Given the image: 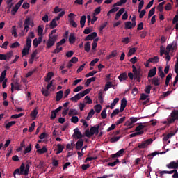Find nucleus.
Instances as JSON below:
<instances>
[{"label": "nucleus", "instance_id": "nucleus-27", "mask_svg": "<svg viewBox=\"0 0 178 178\" xmlns=\"http://www.w3.org/2000/svg\"><path fill=\"white\" fill-rule=\"evenodd\" d=\"M97 80L96 77H92L87 79L86 82L85 83V85H86L87 87L91 84V83Z\"/></svg>", "mask_w": 178, "mask_h": 178}, {"label": "nucleus", "instance_id": "nucleus-45", "mask_svg": "<svg viewBox=\"0 0 178 178\" xmlns=\"http://www.w3.org/2000/svg\"><path fill=\"white\" fill-rule=\"evenodd\" d=\"M170 80H172V73L168 74V76H166L165 86H169Z\"/></svg>", "mask_w": 178, "mask_h": 178}, {"label": "nucleus", "instance_id": "nucleus-16", "mask_svg": "<svg viewBox=\"0 0 178 178\" xmlns=\"http://www.w3.org/2000/svg\"><path fill=\"white\" fill-rule=\"evenodd\" d=\"M118 79L121 83H122V81H124V80H127V79H128L127 73L123 72V73L120 74L118 76Z\"/></svg>", "mask_w": 178, "mask_h": 178}, {"label": "nucleus", "instance_id": "nucleus-28", "mask_svg": "<svg viewBox=\"0 0 178 178\" xmlns=\"http://www.w3.org/2000/svg\"><path fill=\"white\" fill-rule=\"evenodd\" d=\"M95 114V111H94V109L92 108L89 111L88 116L86 117V120H90V119H91Z\"/></svg>", "mask_w": 178, "mask_h": 178}, {"label": "nucleus", "instance_id": "nucleus-59", "mask_svg": "<svg viewBox=\"0 0 178 178\" xmlns=\"http://www.w3.org/2000/svg\"><path fill=\"white\" fill-rule=\"evenodd\" d=\"M69 22H70V24H71L72 27H74V29L77 27V23H76V22L73 20V19H70Z\"/></svg>", "mask_w": 178, "mask_h": 178}, {"label": "nucleus", "instance_id": "nucleus-3", "mask_svg": "<svg viewBox=\"0 0 178 178\" xmlns=\"http://www.w3.org/2000/svg\"><path fill=\"white\" fill-rule=\"evenodd\" d=\"M132 72L134 73V78L140 79V77H143V74L141 73V68H136V65H132Z\"/></svg>", "mask_w": 178, "mask_h": 178}, {"label": "nucleus", "instance_id": "nucleus-41", "mask_svg": "<svg viewBox=\"0 0 178 178\" xmlns=\"http://www.w3.org/2000/svg\"><path fill=\"white\" fill-rule=\"evenodd\" d=\"M136 51H137V49L136 47L131 48L129 50L128 56H131V55H134V54H136Z\"/></svg>", "mask_w": 178, "mask_h": 178}, {"label": "nucleus", "instance_id": "nucleus-60", "mask_svg": "<svg viewBox=\"0 0 178 178\" xmlns=\"http://www.w3.org/2000/svg\"><path fill=\"white\" fill-rule=\"evenodd\" d=\"M124 126H127V127H129V129H131V127H133V122H131V120L126 121V122L124 123Z\"/></svg>", "mask_w": 178, "mask_h": 178}, {"label": "nucleus", "instance_id": "nucleus-21", "mask_svg": "<svg viewBox=\"0 0 178 178\" xmlns=\"http://www.w3.org/2000/svg\"><path fill=\"white\" fill-rule=\"evenodd\" d=\"M118 102H119V98H115L114 99L113 102L111 104V105H108L106 106V108H110L111 109H113V108H115V106L116 105V104H118Z\"/></svg>", "mask_w": 178, "mask_h": 178}, {"label": "nucleus", "instance_id": "nucleus-35", "mask_svg": "<svg viewBox=\"0 0 178 178\" xmlns=\"http://www.w3.org/2000/svg\"><path fill=\"white\" fill-rule=\"evenodd\" d=\"M177 70H178V61L177 63H176L175 65V72L177 74V76L175 78V83L178 82V73H177Z\"/></svg>", "mask_w": 178, "mask_h": 178}, {"label": "nucleus", "instance_id": "nucleus-20", "mask_svg": "<svg viewBox=\"0 0 178 178\" xmlns=\"http://www.w3.org/2000/svg\"><path fill=\"white\" fill-rule=\"evenodd\" d=\"M156 74V67H154L153 69H151L148 73V77H154Z\"/></svg>", "mask_w": 178, "mask_h": 178}, {"label": "nucleus", "instance_id": "nucleus-11", "mask_svg": "<svg viewBox=\"0 0 178 178\" xmlns=\"http://www.w3.org/2000/svg\"><path fill=\"white\" fill-rule=\"evenodd\" d=\"M172 121L178 120V110H175L171 113Z\"/></svg>", "mask_w": 178, "mask_h": 178}, {"label": "nucleus", "instance_id": "nucleus-40", "mask_svg": "<svg viewBox=\"0 0 178 178\" xmlns=\"http://www.w3.org/2000/svg\"><path fill=\"white\" fill-rule=\"evenodd\" d=\"M95 111L97 113H99L101 112V110L102 109V106L101 104H97L94 106Z\"/></svg>", "mask_w": 178, "mask_h": 178}, {"label": "nucleus", "instance_id": "nucleus-64", "mask_svg": "<svg viewBox=\"0 0 178 178\" xmlns=\"http://www.w3.org/2000/svg\"><path fill=\"white\" fill-rule=\"evenodd\" d=\"M106 108H104L102 113H101V117L103 118V119H106V116H107V114H106Z\"/></svg>", "mask_w": 178, "mask_h": 178}, {"label": "nucleus", "instance_id": "nucleus-47", "mask_svg": "<svg viewBox=\"0 0 178 178\" xmlns=\"http://www.w3.org/2000/svg\"><path fill=\"white\" fill-rule=\"evenodd\" d=\"M35 37V35H34L33 32H29L28 37L26 38V42L28 40H31V38H34Z\"/></svg>", "mask_w": 178, "mask_h": 178}, {"label": "nucleus", "instance_id": "nucleus-54", "mask_svg": "<svg viewBox=\"0 0 178 178\" xmlns=\"http://www.w3.org/2000/svg\"><path fill=\"white\" fill-rule=\"evenodd\" d=\"M37 115H38V110H37V108L34 109L31 113V116L32 118H37Z\"/></svg>", "mask_w": 178, "mask_h": 178}, {"label": "nucleus", "instance_id": "nucleus-15", "mask_svg": "<svg viewBox=\"0 0 178 178\" xmlns=\"http://www.w3.org/2000/svg\"><path fill=\"white\" fill-rule=\"evenodd\" d=\"M159 154H161L162 155V154H166V152H162L161 153H159L158 152H154L153 153L149 154L147 155V158L149 159H152V158H154V156H156V155H159Z\"/></svg>", "mask_w": 178, "mask_h": 178}, {"label": "nucleus", "instance_id": "nucleus-25", "mask_svg": "<svg viewBox=\"0 0 178 178\" xmlns=\"http://www.w3.org/2000/svg\"><path fill=\"white\" fill-rule=\"evenodd\" d=\"M149 62H150V63H158V62H159V57L158 56H154L153 58H149Z\"/></svg>", "mask_w": 178, "mask_h": 178}, {"label": "nucleus", "instance_id": "nucleus-8", "mask_svg": "<svg viewBox=\"0 0 178 178\" xmlns=\"http://www.w3.org/2000/svg\"><path fill=\"white\" fill-rule=\"evenodd\" d=\"M41 42H42V37L40 36L38 39L35 38L33 41V45L34 48H37V47H38Z\"/></svg>", "mask_w": 178, "mask_h": 178}, {"label": "nucleus", "instance_id": "nucleus-2", "mask_svg": "<svg viewBox=\"0 0 178 178\" xmlns=\"http://www.w3.org/2000/svg\"><path fill=\"white\" fill-rule=\"evenodd\" d=\"M153 142H154V140L152 138H149L146 140H144L142 142V143L138 144V148H139V149H144L147 148L148 145H151V144H152Z\"/></svg>", "mask_w": 178, "mask_h": 178}, {"label": "nucleus", "instance_id": "nucleus-19", "mask_svg": "<svg viewBox=\"0 0 178 178\" xmlns=\"http://www.w3.org/2000/svg\"><path fill=\"white\" fill-rule=\"evenodd\" d=\"M118 55V51L113 50L111 51V54L106 56V60H109L110 59H112V58H115Z\"/></svg>", "mask_w": 178, "mask_h": 178}, {"label": "nucleus", "instance_id": "nucleus-50", "mask_svg": "<svg viewBox=\"0 0 178 178\" xmlns=\"http://www.w3.org/2000/svg\"><path fill=\"white\" fill-rule=\"evenodd\" d=\"M140 99H141V101H145V99H147V101H149V99H148V95H146L145 93H142L140 95Z\"/></svg>", "mask_w": 178, "mask_h": 178}, {"label": "nucleus", "instance_id": "nucleus-22", "mask_svg": "<svg viewBox=\"0 0 178 178\" xmlns=\"http://www.w3.org/2000/svg\"><path fill=\"white\" fill-rule=\"evenodd\" d=\"M36 152L41 155L42 154H45L46 152H48V149H47V147L44 146L42 149H37Z\"/></svg>", "mask_w": 178, "mask_h": 178}, {"label": "nucleus", "instance_id": "nucleus-4", "mask_svg": "<svg viewBox=\"0 0 178 178\" xmlns=\"http://www.w3.org/2000/svg\"><path fill=\"white\" fill-rule=\"evenodd\" d=\"M31 48V40H28L25 47L22 49V56H26V55H29V51H30V49Z\"/></svg>", "mask_w": 178, "mask_h": 178}, {"label": "nucleus", "instance_id": "nucleus-13", "mask_svg": "<svg viewBox=\"0 0 178 178\" xmlns=\"http://www.w3.org/2000/svg\"><path fill=\"white\" fill-rule=\"evenodd\" d=\"M124 10H125L124 8H120V10L117 12L115 15V20H118V19H120V16H122V14L124 13Z\"/></svg>", "mask_w": 178, "mask_h": 178}, {"label": "nucleus", "instance_id": "nucleus-24", "mask_svg": "<svg viewBox=\"0 0 178 178\" xmlns=\"http://www.w3.org/2000/svg\"><path fill=\"white\" fill-rule=\"evenodd\" d=\"M113 87V84H112V82L108 81L106 83L104 91H108V88H112Z\"/></svg>", "mask_w": 178, "mask_h": 178}, {"label": "nucleus", "instance_id": "nucleus-12", "mask_svg": "<svg viewBox=\"0 0 178 178\" xmlns=\"http://www.w3.org/2000/svg\"><path fill=\"white\" fill-rule=\"evenodd\" d=\"M70 44H74L76 42V35L74 33L72 32L69 36Z\"/></svg>", "mask_w": 178, "mask_h": 178}, {"label": "nucleus", "instance_id": "nucleus-36", "mask_svg": "<svg viewBox=\"0 0 178 178\" xmlns=\"http://www.w3.org/2000/svg\"><path fill=\"white\" fill-rule=\"evenodd\" d=\"M81 99L80 94H76L75 96L70 98V100L74 102H77Z\"/></svg>", "mask_w": 178, "mask_h": 178}, {"label": "nucleus", "instance_id": "nucleus-29", "mask_svg": "<svg viewBox=\"0 0 178 178\" xmlns=\"http://www.w3.org/2000/svg\"><path fill=\"white\" fill-rule=\"evenodd\" d=\"M57 152H56V155H59V154H61V152L63 151V149L65 148L63 145L60 144L57 145Z\"/></svg>", "mask_w": 178, "mask_h": 178}, {"label": "nucleus", "instance_id": "nucleus-44", "mask_svg": "<svg viewBox=\"0 0 178 178\" xmlns=\"http://www.w3.org/2000/svg\"><path fill=\"white\" fill-rule=\"evenodd\" d=\"M77 113H78L77 110L70 109L68 113V115H69V116H75L76 115H77Z\"/></svg>", "mask_w": 178, "mask_h": 178}, {"label": "nucleus", "instance_id": "nucleus-30", "mask_svg": "<svg viewBox=\"0 0 178 178\" xmlns=\"http://www.w3.org/2000/svg\"><path fill=\"white\" fill-rule=\"evenodd\" d=\"M57 26H58V23H56V19H53L49 24L50 29H55V27H57Z\"/></svg>", "mask_w": 178, "mask_h": 178}, {"label": "nucleus", "instance_id": "nucleus-10", "mask_svg": "<svg viewBox=\"0 0 178 178\" xmlns=\"http://www.w3.org/2000/svg\"><path fill=\"white\" fill-rule=\"evenodd\" d=\"M97 35H98V34L97 33V32H93V33L89 34V35L85 38V41H92V40H94V38H96Z\"/></svg>", "mask_w": 178, "mask_h": 178}, {"label": "nucleus", "instance_id": "nucleus-48", "mask_svg": "<svg viewBox=\"0 0 178 178\" xmlns=\"http://www.w3.org/2000/svg\"><path fill=\"white\" fill-rule=\"evenodd\" d=\"M119 162H120L119 159H116L114 162L108 163V166H111L112 168H113V166H116V165H118Z\"/></svg>", "mask_w": 178, "mask_h": 178}, {"label": "nucleus", "instance_id": "nucleus-51", "mask_svg": "<svg viewBox=\"0 0 178 178\" xmlns=\"http://www.w3.org/2000/svg\"><path fill=\"white\" fill-rule=\"evenodd\" d=\"M19 8L20 7H18L17 4H15V7L13 8L11 11V14L13 15V16H15V15H16V12H17Z\"/></svg>", "mask_w": 178, "mask_h": 178}, {"label": "nucleus", "instance_id": "nucleus-23", "mask_svg": "<svg viewBox=\"0 0 178 178\" xmlns=\"http://www.w3.org/2000/svg\"><path fill=\"white\" fill-rule=\"evenodd\" d=\"M144 134V131H140L138 132H135L129 135L130 138H133V137H137V136H143Z\"/></svg>", "mask_w": 178, "mask_h": 178}, {"label": "nucleus", "instance_id": "nucleus-53", "mask_svg": "<svg viewBox=\"0 0 178 178\" xmlns=\"http://www.w3.org/2000/svg\"><path fill=\"white\" fill-rule=\"evenodd\" d=\"M175 48H177V45H174L173 46V43H172V44H170L167 46L166 49L168 51H172V49L173 50V49H175Z\"/></svg>", "mask_w": 178, "mask_h": 178}, {"label": "nucleus", "instance_id": "nucleus-46", "mask_svg": "<svg viewBox=\"0 0 178 178\" xmlns=\"http://www.w3.org/2000/svg\"><path fill=\"white\" fill-rule=\"evenodd\" d=\"M5 55L6 56V60H9L12 59V57L13 56V51H10L6 53Z\"/></svg>", "mask_w": 178, "mask_h": 178}, {"label": "nucleus", "instance_id": "nucleus-58", "mask_svg": "<svg viewBox=\"0 0 178 178\" xmlns=\"http://www.w3.org/2000/svg\"><path fill=\"white\" fill-rule=\"evenodd\" d=\"M84 101H86V104H92V99L90 98V96H86L84 98Z\"/></svg>", "mask_w": 178, "mask_h": 178}, {"label": "nucleus", "instance_id": "nucleus-49", "mask_svg": "<svg viewBox=\"0 0 178 178\" xmlns=\"http://www.w3.org/2000/svg\"><path fill=\"white\" fill-rule=\"evenodd\" d=\"M47 48H52L54 45H55V42L54 41L48 40L47 42L46 43Z\"/></svg>", "mask_w": 178, "mask_h": 178}, {"label": "nucleus", "instance_id": "nucleus-33", "mask_svg": "<svg viewBox=\"0 0 178 178\" xmlns=\"http://www.w3.org/2000/svg\"><path fill=\"white\" fill-rule=\"evenodd\" d=\"M145 127V125H143L142 123H140L138 127H136L135 131H143V129Z\"/></svg>", "mask_w": 178, "mask_h": 178}, {"label": "nucleus", "instance_id": "nucleus-56", "mask_svg": "<svg viewBox=\"0 0 178 178\" xmlns=\"http://www.w3.org/2000/svg\"><path fill=\"white\" fill-rule=\"evenodd\" d=\"M42 33H44V29H42V27H41V26H39L38 27V35L39 37H41V35H42Z\"/></svg>", "mask_w": 178, "mask_h": 178}, {"label": "nucleus", "instance_id": "nucleus-43", "mask_svg": "<svg viewBox=\"0 0 178 178\" xmlns=\"http://www.w3.org/2000/svg\"><path fill=\"white\" fill-rule=\"evenodd\" d=\"M56 40H58V35H54L52 36V35H49V41H53L55 43L56 42Z\"/></svg>", "mask_w": 178, "mask_h": 178}, {"label": "nucleus", "instance_id": "nucleus-6", "mask_svg": "<svg viewBox=\"0 0 178 178\" xmlns=\"http://www.w3.org/2000/svg\"><path fill=\"white\" fill-rule=\"evenodd\" d=\"M166 168H168V169H174V170H176V169H178V161L177 162L171 161L166 165Z\"/></svg>", "mask_w": 178, "mask_h": 178}, {"label": "nucleus", "instance_id": "nucleus-32", "mask_svg": "<svg viewBox=\"0 0 178 178\" xmlns=\"http://www.w3.org/2000/svg\"><path fill=\"white\" fill-rule=\"evenodd\" d=\"M84 49L86 52H90V49H91V42H87L84 45Z\"/></svg>", "mask_w": 178, "mask_h": 178}, {"label": "nucleus", "instance_id": "nucleus-62", "mask_svg": "<svg viewBox=\"0 0 178 178\" xmlns=\"http://www.w3.org/2000/svg\"><path fill=\"white\" fill-rule=\"evenodd\" d=\"M71 122L72 123H74L75 124L76 123H79V117H77V116H72V118H71Z\"/></svg>", "mask_w": 178, "mask_h": 178}, {"label": "nucleus", "instance_id": "nucleus-55", "mask_svg": "<svg viewBox=\"0 0 178 178\" xmlns=\"http://www.w3.org/2000/svg\"><path fill=\"white\" fill-rule=\"evenodd\" d=\"M120 106H122V108H126V106H127V100L126 99V98H123L121 100V105Z\"/></svg>", "mask_w": 178, "mask_h": 178}, {"label": "nucleus", "instance_id": "nucleus-5", "mask_svg": "<svg viewBox=\"0 0 178 178\" xmlns=\"http://www.w3.org/2000/svg\"><path fill=\"white\" fill-rule=\"evenodd\" d=\"M20 83H19V80L16 79L15 82L11 83V92H14L15 90L16 91H20Z\"/></svg>", "mask_w": 178, "mask_h": 178}, {"label": "nucleus", "instance_id": "nucleus-1", "mask_svg": "<svg viewBox=\"0 0 178 178\" xmlns=\"http://www.w3.org/2000/svg\"><path fill=\"white\" fill-rule=\"evenodd\" d=\"M99 133V126L97 127H92L90 130L87 129L85 131V136L90 138V137H92L94 134H96V136H98Z\"/></svg>", "mask_w": 178, "mask_h": 178}, {"label": "nucleus", "instance_id": "nucleus-61", "mask_svg": "<svg viewBox=\"0 0 178 178\" xmlns=\"http://www.w3.org/2000/svg\"><path fill=\"white\" fill-rule=\"evenodd\" d=\"M18 47H20V43H19V42H15L10 46L12 49L18 48Z\"/></svg>", "mask_w": 178, "mask_h": 178}, {"label": "nucleus", "instance_id": "nucleus-63", "mask_svg": "<svg viewBox=\"0 0 178 178\" xmlns=\"http://www.w3.org/2000/svg\"><path fill=\"white\" fill-rule=\"evenodd\" d=\"M101 13V7H97L94 10V16H97V15H99Z\"/></svg>", "mask_w": 178, "mask_h": 178}, {"label": "nucleus", "instance_id": "nucleus-42", "mask_svg": "<svg viewBox=\"0 0 178 178\" xmlns=\"http://www.w3.org/2000/svg\"><path fill=\"white\" fill-rule=\"evenodd\" d=\"M124 120H126V117L125 116L120 118L118 120H117L115 122L116 126H119V124H122V123H123V122H124Z\"/></svg>", "mask_w": 178, "mask_h": 178}, {"label": "nucleus", "instance_id": "nucleus-7", "mask_svg": "<svg viewBox=\"0 0 178 178\" xmlns=\"http://www.w3.org/2000/svg\"><path fill=\"white\" fill-rule=\"evenodd\" d=\"M76 137L78 140H81L83 138V134L81 132H80V129L79 128H76L74 130V134L72 135V137Z\"/></svg>", "mask_w": 178, "mask_h": 178}, {"label": "nucleus", "instance_id": "nucleus-37", "mask_svg": "<svg viewBox=\"0 0 178 178\" xmlns=\"http://www.w3.org/2000/svg\"><path fill=\"white\" fill-rule=\"evenodd\" d=\"M13 124H16V121H10L8 123H7L6 125V130H9V129H10V127H12Z\"/></svg>", "mask_w": 178, "mask_h": 178}, {"label": "nucleus", "instance_id": "nucleus-18", "mask_svg": "<svg viewBox=\"0 0 178 178\" xmlns=\"http://www.w3.org/2000/svg\"><path fill=\"white\" fill-rule=\"evenodd\" d=\"M86 20H87V17L86 15H83L81 17L80 25H81V29H83L84 27V26H86Z\"/></svg>", "mask_w": 178, "mask_h": 178}, {"label": "nucleus", "instance_id": "nucleus-57", "mask_svg": "<svg viewBox=\"0 0 178 178\" xmlns=\"http://www.w3.org/2000/svg\"><path fill=\"white\" fill-rule=\"evenodd\" d=\"M31 152V144H29L24 151V155H26V154H29Z\"/></svg>", "mask_w": 178, "mask_h": 178}, {"label": "nucleus", "instance_id": "nucleus-17", "mask_svg": "<svg viewBox=\"0 0 178 178\" xmlns=\"http://www.w3.org/2000/svg\"><path fill=\"white\" fill-rule=\"evenodd\" d=\"M62 98H63V91L60 90L56 93V101L59 102L60 99H62Z\"/></svg>", "mask_w": 178, "mask_h": 178}, {"label": "nucleus", "instance_id": "nucleus-38", "mask_svg": "<svg viewBox=\"0 0 178 178\" xmlns=\"http://www.w3.org/2000/svg\"><path fill=\"white\" fill-rule=\"evenodd\" d=\"M41 92H42V95H44V97H49V94H50L49 90H48V89L45 90L44 88L42 89Z\"/></svg>", "mask_w": 178, "mask_h": 178}, {"label": "nucleus", "instance_id": "nucleus-14", "mask_svg": "<svg viewBox=\"0 0 178 178\" xmlns=\"http://www.w3.org/2000/svg\"><path fill=\"white\" fill-rule=\"evenodd\" d=\"M52 77H54V72H48L44 79V81L46 83H49V81H51V80L52 79Z\"/></svg>", "mask_w": 178, "mask_h": 178}, {"label": "nucleus", "instance_id": "nucleus-39", "mask_svg": "<svg viewBox=\"0 0 178 178\" xmlns=\"http://www.w3.org/2000/svg\"><path fill=\"white\" fill-rule=\"evenodd\" d=\"M152 83L155 86H159V79L154 77L152 80Z\"/></svg>", "mask_w": 178, "mask_h": 178}, {"label": "nucleus", "instance_id": "nucleus-52", "mask_svg": "<svg viewBox=\"0 0 178 178\" xmlns=\"http://www.w3.org/2000/svg\"><path fill=\"white\" fill-rule=\"evenodd\" d=\"M122 138V136H115L110 139L111 143H117L118 140H120Z\"/></svg>", "mask_w": 178, "mask_h": 178}, {"label": "nucleus", "instance_id": "nucleus-34", "mask_svg": "<svg viewBox=\"0 0 178 178\" xmlns=\"http://www.w3.org/2000/svg\"><path fill=\"white\" fill-rule=\"evenodd\" d=\"M103 95H104V92L101 90L98 94V99L100 104H104V97H102Z\"/></svg>", "mask_w": 178, "mask_h": 178}, {"label": "nucleus", "instance_id": "nucleus-26", "mask_svg": "<svg viewBox=\"0 0 178 178\" xmlns=\"http://www.w3.org/2000/svg\"><path fill=\"white\" fill-rule=\"evenodd\" d=\"M118 10H119V8L118 7H114L113 8H111L107 13V16L108 17H111V13H115V12H118Z\"/></svg>", "mask_w": 178, "mask_h": 178}, {"label": "nucleus", "instance_id": "nucleus-31", "mask_svg": "<svg viewBox=\"0 0 178 178\" xmlns=\"http://www.w3.org/2000/svg\"><path fill=\"white\" fill-rule=\"evenodd\" d=\"M130 29H134V27H133V24L130 21L126 22H125V30H129Z\"/></svg>", "mask_w": 178, "mask_h": 178}, {"label": "nucleus", "instance_id": "nucleus-9", "mask_svg": "<svg viewBox=\"0 0 178 178\" xmlns=\"http://www.w3.org/2000/svg\"><path fill=\"white\" fill-rule=\"evenodd\" d=\"M84 144V140L79 139V140L76 143L75 148L77 151H80L83 147V145Z\"/></svg>", "mask_w": 178, "mask_h": 178}]
</instances>
